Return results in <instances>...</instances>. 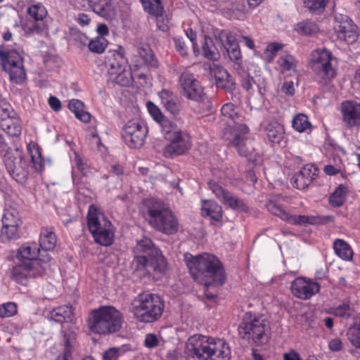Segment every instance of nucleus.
I'll use <instances>...</instances> for the list:
<instances>
[{
	"label": "nucleus",
	"mask_w": 360,
	"mask_h": 360,
	"mask_svg": "<svg viewBox=\"0 0 360 360\" xmlns=\"http://www.w3.org/2000/svg\"><path fill=\"white\" fill-rule=\"evenodd\" d=\"M158 96L160 99L162 106L176 97V96L172 91L167 89H162L161 91H160Z\"/></svg>",
	"instance_id": "obj_63"
},
{
	"label": "nucleus",
	"mask_w": 360,
	"mask_h": 360,
	"mask_svg": "<svg viewBox=\"0 0 360 360\" xmlns=\"http://www.w3.org/2000/svg\"><path fill=\"white\" fill-rule=\"evenodd\" d=\"M2 226L19 227L20 219L18 212L14 209L4 210L2 217Z\"/></svg>",
	"instance_id": "obj_40"
},
{
	"label": "nucleus",
	"mask_w": 360,
	"mask_h": 360,
	"mask_svg": "<svg viewBox=\"0 0 360 360\" xmlns=\"http://www.w3.org/2000/svg\"><path fill=\"white\" fill-rule=\"evenodd\" d=\"M338 38L345 40L347 44H353L358 39L356 26L354 25L353 27H352L347 32L343 35H340Z\"/></svg>",
	"instance_id": "obj_59"
},
{
	"label": "nucleus",
	"mask_w": 360,
	"mask_h": 360,
	"mask_svg": "<svg viewBox=\"0 0 360 360\" xmlns=\"http://www.w3.org/2000/svg\"><path fill=\"white\" fill-rule=\"evenodd\" d=\"M342 120L348 127L355 126L360 120V105L352 101H345L341 105Z\"/></svg>",
	"instance_id": "obj_24"
},
{
	"label": "nucleus",
	"mask_w": 360,
	"mask_h": 360,
	"mask_svg": "<svg viewBox=\"0 0 360 360\" xmlns=\"http://www.w3.org/2000/svg\"><path fill=\"white\" fill-rule=\"evenodd\" d=\"M347 192V187L343 184H340L330 195L329 198L330 204L335 207L342 206L346 200Z\"/></svg>",
	"instance_id": "obj_36"
},
{
	"label": "nucleus",
	"mask_w": 360,
	"mask_h": 360,
	"mask_svg": "<svg viewBox=\"0 0 360 360\" xmlns=\"http://www.w3.org/2000/svg\"><path fill=\"white\" fill-rule=\"evenodd\" d=\"M202 214L210 218L211 224L219 222L222 218V208L217 202L212 200H203L202 205Z\"/></svg>",
	"instance_id": "obj_28"
},
{
	"label": "nucleus",
	"mask_w": 360,
	"mask_h": 360,
	"mask_svg": "<svg viewBox=\"0 0 360 360\" xmlns=\"http://www.w3.org/2000/svg\"><path fill=\"white\" fill-rule=\"evenodd\" d=\"M134 253L133 264L136 270L163 273L167 269L165 257L152 240L148 237H143L137 241L134 248Z\"/></svg>",
	"instance_id": "obj_3"
},
{
	"label": "nucleus",
	"mask_w": 360,
	"mask_h": 360,
	"mask_svg": "<svg viewBox=\"0 0 360 360\" xmlns=\"http://www.w3.org/2000/svg\"><path fill=\"white\" fill-rule=\"evenodd\" d=\"M267 210L272 214L280 217L281 219L287 222L296 224L302 225L306 224H316L323 222V219L320 217L316 216H307V215H290L276 202L273 200H269L266 204Z\"/></svg>",
	"instance_id": "obj_15"
},
{
	"label": "nucleus",
	"mask_w": 360,
	"mask_h": 360,
	"mask_svg": "<svg viewBox=\"0 0 360 360\" xmlns=\"http://www.w3.org/2000/svg\"><path fill=\"white\" fill-rule=\"evenodd\" d=\"M27 13L33 18L34 21H44L47 15V11L41 4H35L29 7Z\"/></svg>",
	"instance_id": "obj_46"
},
{
	"label": "nucleus",
	"mask_w": 360,
	"mask_h": 360,
	"mask_svg": "<svg viewBox=\"0 0 360 360\" xmlns=\"http://www.w3.org/2000/svg\"><path fill=\"white\" fill-rule=\"evenodd\" d=\"M148 220L150 224L167 235H172L178 231L179 223L171 210L162 202L155 199L145 201Z\"/></svg>",
	"instance_id": "obj_5"
},
{
	"label": "nucleus",
	"mask_w": 360,
	"mask_h": 360,
	"mask_svg": "<svg viewBox=\"0 0 360 360\" xmlns=\"http://www.w3.org/2000/svg\"><path fill=\"white\" fill-rule=\"evenodd\" d=\"M1 240L3 243L16 240L19 238L18 227L2 226L1 229Z\"/></svg>",
	"instance_id": "obj_47"
},
{
	"label": "nucleus",
	"mask_w": 360,
	"mask_h": 360,
	"mask_svg": "<svg viewBox=\"0 0 360 360\" xmlns=\"http://www.w3.org/2000/svg\"><path fill=\"white\" fill-rule=\"evenodd\" d=\"M254 78L249 74H245L241 77L240 84L242 87L247 91H250L253 88V84H255Z\"/></svg>",
	"instance_id": "obj_62"
},
{
	"label": "nucleus",
	"mask_w": 360,
	"mask_h": 360,
	"mask_svg": "<svg viewBox=\"0 0 360 360\" xmlns=\"http://www.w3.org/2000/svg\"><path fill=\"white\" fill-rule=\"evenodd\" d=\"M89 5L95 13L105 19H112L115 15L112 0H89Z\"/></svg>",
	"instance_id": "obj_25"
},
{
	"label": "nucleus",
	"mask_w": 360,
	"mask_h": 360,
	"mask_svg": "<svg viewBox=\"0 0 360 360\" xmlns=\"http://www.w3.org/2000/svg\"><path fill=\"white\" fill-rule=\"evenodd\" d=\"M319 28L314 21L306 20L296 25L295 30L300 34L311 36L318 32Z\"/></svg>",
	"instance_id": "obj_37"
},
{
	"label": "nucleus",
	"mask_w": 360,
	"mask_h": 360,
	"mask_svg": "<svg viewBox=\"0 0 360 360\" xmlns=\"http://www.w3.org/2000/svg\"><path fill=\"white\" fill-rule=\"evenodd\" d=\"M0 128L10 136H18L21 134L20 122L15 115L1 122Z\"/></svg>",
	"instance_id": "obj_31"
},
{
	"label": "nucleus",
	"mask_w": 360,
	"mask_h": 360,
	"mask_svg": "<svg viewBox=\"0 0 360 360\" xmlns=\"http://www.w3.org/2000/svg\"><path fill=\"white\" fill-rule=\"evenodd\" d=\"M329 0H303L306 8L314 13H321L327 6Z\"/></svg>",
	"instance_id": "obj_51"
},
{
	"label": "nucleus",
	"mask_w": 360,
	"mask_h": 360,
	"mask_svg": "<svg viewBox=\"0 0 360 360\" xmlns=\"http://www.w3.org/2000/svg\"><path fill=\"white\" fill-rule=\"evenodd\" d=\"M0 60L4 70L13 65H21L23 63L22 58L19 52L15 49H8L4 46L0 47Z\"/></svg>",
	"instance_id": "obj_26"
},
{
	"label": "nucleus",
	"mask_w": 360,
	"mask_h": 360,
	"mask_svg": "<svg viewBox=\"0 0 360 360\" xmlns=\"http://www.w3.org/2000/svg\"><path fill=\"white\" fill-rule=\"evenodd\" d=\"M292 126L298 132L307 131L308 129L311 130V128L308 117L304 114H298L294 117Z\"/></svg>",
	"instance_id": "obj_41"
},
{
	"label": "nucleus",
	"mask_w": 360,
	"mask_h": 360,
	"mask_svg": "<svg viewBox=\"0 0 360 360\" xmlns=\"http://www.w3.org/2000/svg\"><path fill=\"white\" fill-rule=\"evenodd\" d=\"M144 10L148 13H158L163 11L161 0H141Z\"/></svg>",
	"instance_id": "obj_52"
},
{
	"label": "nucleus",
	"mask_w": 360,
	"mask_h": 360,
	"mask_svg": "<svg viewBox=\"0 0 360 360\" xmlns=\"http://www.w3.org/2000/svg\"><path fill=\"white\" fill-rule=\"evenodd\" d=\"M3 162L10 176L16 182L25 184L29 176V165L22 150L14 149L3 155Z\"/></svg>",
	"instance_id": "obj_11"
},
{
	"label": "nucleus",
	"mask_w": 360,
	"mask_h": 360,
	"mask_svg": "<svg viewBox=\"0 0 360 360\" xmlns=\"http://www.w3.org/2000/svg\"><path fill=\"white\" fill-rule=\"evenodd\" d=\"M163 11H160L158 13H150L156 17V24L157 27L162 32H166L169 30V18L168 17L163 13Z\"/></svg>",
	"instance_id": "obj_53"
},
{
	"label": "nucleus",
	"mask_w": 360,
	"mask_h": 360,
	"mask_svg": "<svg viewBox=\"0 0 360 360\" xmlns=\"http://www.w3.org/2000/svg\"><path fill=\"white\" fill-rule=\"evenodd\" d=\"M70 37L75 44L80 46L88 45L89 41V37L84 33L73 27L70 29Z\"/></svg>",
	"instance_id": "obj_50"
},
{
	"label": "nucleus",
	"mask_w": 360,
	"mask_h": 360,
	"mask_svg": "<svg viewBox=\"0 0 360 360\" xmlns=\"http://www.w3.org/2000/svg\"><path fill=\"white\" fill-rule=\"evenodd\" d=\"M49 253L44 255L36 245H22L18 250V259L29 260L30 262L39 261L42 265L47 267V263L51 260Z\"/></svg>",
	"instance_id": "obj_21"
},
{
	"label": "nucleus",
	"mask_w": 360,
	"mask_h": 360,
	"mask_svg": "<svg viewBox=\"0 0 360 360\" xmlns=\"http://www.w3.org/2000/svg\"><path fill=\"white\" fill-rule=\"evenodd\" d=\"M69 109L74 112L75 117L84 122H88L91 120L89 112L84 110V104L77 99L71 100L68 103Z\"/></svg>",
	"instance_id": "obj_35"
},
{
	"label": "nucleus",
	"mask_w": 360,
	"mask_h": 360,
	"mask_svg": "<svg viewBox=\"0 0 360 360\" xmlns=\"http://www.w3.org/2000/svg\"><path fill=\"white\" fill-rule=\"evenodd\" d=\"M22 28L26 34H33L44 31L46 29V26L44 21L30 20L25 23Z\"/></svg>",
	"instance_id": "obj_45"
},
{
	"label": "nucleus",
	"mask_w": 360,
	"mask_h": 360,
	"mask_svg": "<svg viewBox=\"0 0 360 360\" xmlns=\"http://www.w3.org/2000/svg\"><path fill=\"white\" fill-rule=\"evenodd\" d=\"M105 65L109 67L108 73L111 75L115 72H124L127 67V60L124 50L120 47L118 51L110 52L106 57Z\"/></svg>",
	"instance_id": "obj_23"
},
{
	"label": "nucleus",
	"mask_w": 360,
	"mask_h": 360,
	"mask_svg": "<svg viewBox=\"0 0 360 360\" xmlns=\"http://www.w3.org/2000/svg\"><path fill=\"white\" fill-rule=\"evenodd\" d=\"M163 107L167 112L174 116L179 115L181 110V105L178 101L177 97L174 98V99L171 101H169Z\"/></svg>",
	"instance_id": "obj_56"
},
{
	"label": "nucleus",
	"mask_w": 360,
	"mask_h": 360,
	"mask_svg": "<svg viewBox=\"0 0 360 360\" xmlns=\"http://www.w3.org/2000/svg\"><path fill=\"white\" fill-rule=\"evenodd\" d=\"M159 339L155 334L148 333L145 336L144 345L146 347L153 349L158 346Z\"/></svg>",
	"instance_id": "obj_61"
},
{
	"label": "nucleus",
	"mask_w": 360,
	"mask_h": 360,
	"mask_svg": "<svg viewBox=\"0 0 360 360\" xmlns=\"http://www.w3.org/2000/svg\"><path fill=\"white\" fill-rule=\"evenodd\" d=\"M335 19L337 22V25L335 26V30L338 33V37H340V35H343L353 27L354 24L352 20L347 15H335Z\"/></svg>",
	"instance_id": "obj_39"
},
{
	"label": "nucleus",
	"mask_w": 360,
	"mask_h": 360,
	"mask_svg": "<svg viewBox=\"0 0 360 360\" xmlns=\"http://www.w3.org/2000/svg\"><path fill=\"white\" fill-rule=\"evenodd\" d=\"M56 236L53 228H44L41 229L39 237V249L42 254L46 255L52 251L56 247Z\"/></svg>",
	"instance_id": "obj_27"
},
{
	"label": "nucleus",
	"mask_w": 360,
	"mask_h": 360,
	"mask_svg": "<svg viewBox=\"0 0 360 360\" xmlns=\"http://www.w3.org/2000/svg\"><path fill=\"white\" fill-rule=\"evenodd\" d=\"M215 84L217 88L224 89L230 95V99L237 102L238 96L236 92V83L229 72L221 66L216 65L212 68Z\"/></svg>",
	"instance_id": "obj_19"
},
{
	"label": "nucleus",
	"mask_w": 360,
	"mask_h": 360,
	"mask_svg": "<svg viewBox=\"0 0 360 360\" xmlns=\"http://www.w3.org/2000/svg\"><path fill=\"white\" fill-rule=\"evenodd\" d=\"M209 186L216 197L225 205L232 210H238L244 212L248 211V206L240 198L235 196L229 191L222 188L214 181H210Z\"/></svg>",
	"instance_id": "obj_18"
},
{
	"label": "nucleus",
	"mask_w": 360,
	"mask_h": 360,
	"mask_svg": "<svg viewBox=\"0 0 360 360\" xmlns=\"http://www.w3.org/2000/svg\"><path fill=\"white\" fill-rule=\"evenodd\" d=\"M164 307V302L159 295L149 292L139 294L131 302L134 317L143 323L158 321L162 315Z\"/></svg>",
	"instance_id": "obj_6"
},
{
	"label": "nucleus",
	"mask_w": 360,
	"mask_h": 360,
	"mask_svg": "<svg viewBox=\"0 0 360 360\" xmlns=\"http://www.w3.org/2000/svg\"><path fill=\"white\" fill-rule=\"evenodd\" d=\"M248 127L243 124H236L233 127L224 129L223 137L228 141L229 147L235 148L239 155L248 158L250 160L255 158V140L248 137Z\"/></svg>",
	"instance_id": "obj_8"
},
{
	"label": "nucleus",
	"mask_w": 360,
	"mask_h": 360,
	"mask_svg": "<svg viewBox=\"0 0 360 360\" xmlns=\"http://www.w3.org/2000/svg\"><path fill=\"white\" fill-rule=\"evenodd\" d=\"M190 273L195 280L205 278V294L208 300H214L216 293L209 291L210 287H218L225 283L226 277L219 259L214 255L203 254L193 257L188 262Z\"/></svg>",
	"instance_id": "obj_1"
},
{
	"label": "nucleus",
	"mask_w": 360,
	"mask_h": 360,
	"mask_svg": "<svg viewBox=\"0 0 360 360\" xmlns=\"http://www.w3.org/2000/svg\"><path fill=\"white\" fill-rule=\"evenodd\" d=\"M108 44V41L104 37H97L89 39L87 46L90 51L100 54L104 52Z\"/></svg>",
	"instance_id": "obj_44"
},
{
	"label": "nucleus",
	"mask_w": 360,
	"mask_h": 360,
	"mask_svg": "<svg viewBox=\"0 0 360 360\" xmlns=\"http://www.w3.org/2000/svg\"><path fill=\"white\" fill-rule=\"evenodd\" d=\"M87 224L89 231L96 243L104 246L112 243L114 238L112 224L102 213L98 212L94 205L89 207Z\"/></svg>",
	"instance_id": "obj_9"
},
{
	"label": "nucleus",
	"mask_w": 360,
	"mask_h": 360,
	"mask_svg": "<svg viewBox=\"0 0 360 360\" xmlns=\"http://www.w3.org/2000/svg\"><path fill=\"white\" fill-rule=\"evenodd\" d=\"M120 349L112 347L108 349L103 355V360H117L120 356Z\"/></svg>",
	"instance_id": "obj_64"
},
{
	"label": "nucleus",
	"mask_w": 360,
	"mask_h": 360,
	"mask_svg": "<svg viewBox=\"0 0 360 360\" xmlns=\"http://www.w3.org/2000/svg\"><path fill=\"white\" fill-rule=\"evenodd\" d=\"M268 321L264 315L247 312L238 326V334L241 338L256 345L267 340Z\"/></svg>",
	"instance_id": "obj_7"
},
{
	"label": "nucleus",
	"mask_w": 360,
	"mask_h": 360,
	"mask_svg": "<svg viewBox=\"0 0 360 360\" xmlns=\"http://www.w3.org/2000/svg\"><path fill=\"white\" fill-rule=\"evenodd\" d=\"M123 316L111 306L101 307L93 310L88 319L89 329L97 334L106 335L115 333L121 328Z\"/></svg>",
	"instance_id": "obj_4"
},
{
	"label": "nucleus",
	"mask_w": 360,
	"mask_h": 360,
	"mask_svg": "<svg viewBox=\"0 0 360 360\" xmlns=\"http://www.w3.org/2000/svg\"><path fill=\"white\" fill-rule=\"evenodd\" d=\"M221 112L222 115L231 120H234V118L238 116L236 107L234 104L231 103L224 104L221 109Z\"/></svg>",
	"instance_id": "obj_57"
},
{
	"label": "nucleus",
	"mask_w": 360,
	"mask_h": 360,
	"mask_svg": "<svg viewBox=\"0 0 360 360\" xmlns=\"http://www.w3.org/2000/svg\"><path fill=\"white\" fill-rule=\"evenodd\" d=\"M337 161V164L333 165L332 163H330L324 167L323 171L326 174L335 175L341 172L343 167L342 160L340 157H338Z\"/></svg>",
	"instance_id": "obj_54"
},
{
	"label": "nucleus",
	"mask_w": 360,
	"mask_h": 360,
	"mask_svg": "<svg viewBox=\"0 0 360 360\" xmlns=\"http://www.w3.org/2000/svg\"><path fill=\"white\" fill-rule=\"evenodd\" d=\"M17 313L16 304L8 302L0 307V317H10Z\"/></svg>",
	"instance_id": "obj_55"
},
{
	"label": "nucleus",
	"mask_w": 360,
	"mask_h": 360,
	"mask_svg": "<svg viewBox=\"0 0 360 360\" xmlns=\"http://www.w3.org/2000/svg\"><path fill=\"white\" fill-rule=\"evenodd\" d=\"M147 107L149 113L154 120L160 124L163 131H165L169 128H172L173 124L165 117L164 115L158 106L152 102H148Z\"/></svg>",
	"instance_id": "obj_32"
},
{
	"label": "nucleus",
	"mask_w": 360,
	"mask_h": 360,
	"mask_svg": "<svg viewBox=\"0 0 360 360\" xmlns=\"http://www.w3.org/2000/svg\"><path fill=\"white\" fill-rule=\"evenodd\" d=\"M186 360H230L231 350L222 339L194 335L190 337L184 349Z\"/></svg>",
	"instance_id": "obj_2"
},
{
	"label": "nucleus",
	"mask_w": 360,
	"mask_h": 360,
	"mask_svg": "<svg viewBox=\"0 0 360 360\" xmlns=\"http://www.w3.org/2000/svg\"><path fill=\"white\" fill-rule=\"evenodd\" d=\"M277 64L282 73L287 72H296L297 71V61L291 55L285 54L280 56L277 60Z\"/></svg>",
	"instance_id": "obj_34"
},
{
	"label": "nucleus",
	"mask_w": 360,
	"mask_h": 360,
	"mask_svg": "<svg viewBox=\"0 0 360 360\" xmlns=\"http://www.w3.org/2000/svg\"><path fill=\"white\" fill-rule=\"evenodd\" d=\"M333 248L335 252L341 259L349 261L353 257V250L350 245L342 239H336L333 242Z\"/></svg>",
	"instance_id": "obj_33"
},
{
	"label": "nucleus",
	"mask_w": 360,
	"mask_h": 360,
	"mask_svg": "<svg viewBox=\"0 0 360 360\" xmlns=\"http://www.w3.org/2000/svg\"><path fill=\"white\" fill-rule=\"evenodd\" d=\"M202 50L203 56L210 60H216L219 55L212 39L209 37H205Z\"/></svg>",
	"instance_id": "obj_42"
},
{
	"label": "nucleus",
	"mask_w": 360,
	"mask_h": 360,
	"mask_svg": "<svg viewBox=\"0 0 360 360\" xmlns=\"http://www.w3.org/2000/svg\"><path fill=\"white\" fill-rule=\"evenodd\" d=\"M179 83L182 94L188 99L203 102L206 98L202 86L189 71H184L179 76Z\"/></svg>",
	"instance_id": "obj_14"
},
{
	"label": "nucleus",
	"mask_w": 360,
	"mask_h": 360,
	"mask_svg": "<svg viewBox=\"0 0 360 360\" xmlns=\"http://www.w3.org/2000/svg\"><path fill=\"white\" fill-rule=\"evenodd\" d=\"M214 37L226 50L231 61L238 65L241 63L242 54L235 34L227 30H217Z\"/></svg>",
	"instance_id": "obj_16"
},
{
	"label": "nucleus",
	"mask_w": 360,
	"mask_h": 360,
	"mask_svg": "<svg viewBox=\"0 0 360 360\" xmlns=\"http://www.w3.org/2000/svg\"><path fill=\"white\" fill-rule=\"evenodd\" d=\"M75 162L77 168L82 172L84 176H88L91 173L89 165L77 155L75 156Z\"/></svg>",
	"instance_id": "obj_60"
},
{
	"label": "nucleus",
	"mask_w": 360,
	"mask_h": 360,
	"mask_svg": "<svg viewBox=\"0 0 360 360\" xmlns=\"http://www.w3.org/2000/svg\"><path fill=\"white\" fill-rule=\"evenodd\" d=\"M311 56V68L316 80L321 86L328 84L335 75V70L331 64L332 53L323 49L312 51Z\"/></svg>",
	"instance_id": "obj_10"
},
{
	"label": "nucleus",
	"mask_w": 360,
	"mask_h": 360,
	"mask_svg": "<svg viewBox=\"0 0 360 360\" xmlns=\"http://www.w3.org/2000/svg\"><path fill=\"white\" fill-rule=\"evenodd\" d=\"M115 79L116 82L121 86H128L131 83V77L130 73L124 70V72H115Z\"/></svg>",
	"instance_id": "obj_58"
},
{
	"label": "nucleus",
	"mask_w": 360,
	"mask_h": 360,
	"mask_svg": "<svg viewBox=\"0 0 360 360\" xmlns=\"http://www.w3.org/2000/svg\"><path fill=\"white\" fill-rule=\"evenodd\" d=\"M320 285L312 280H306L303 278H297L291 283L292 293L302 300H307L318 293Z\"/></svg>",
	"instance_id": "obj_20"
},
{
	"label": "nucleus",
	"mask_w": 360,
	"mask_h": 360,
	"mask_svg": "<svg viewBox=\"0 0 360 360\" xmlns=\"http://www.w3.org/2000/svg\"><path fill=\"white\" fill-rule=\"evenodd\" d=\"M317 172L318 169L314 165L308 164L304 165L292 178L294 187L297 189L307 188L317 176Z\"/></svg>",
	"instance_id": "obj_22"
},
{
	"label": "nucleus",
	"mask_w": 360,
	"mask_h": 360,
	"mask_svg": "<svg viewBox=\"0 0 360 360\" xmlns=\"http://www.w3.org/2000/svg\"><path fill=\"white\" fill-rule=\"evenodd\" d=\"M147 129L138 120H129L122 127V136L125 143L131 148H139L144 143Z\"/></svg>",
	"instance_id": "obj_17"
},
{
	"label": "nucleus",
	"mask_w": 360,
	"mask_h": 360,
	"mask_svg": "<svg viewBox=\"0 0 360 360\" xmlns=\"http://www.w3.org/2000/svg\"><path fill=\"white\" fill-rule=\"evenodd\" d=\"M354 309L351 306L349 302H345L337 307H333L330 309V313L343 319H348L354 314Z\"/></svg>",
	"instance_id": "obj_43"
},
{
	"label": "nucleus",
	"mask_w": 360,
	"mask_h": 360,
	"mask_svg": "<svg viewBox=\"0 0 360 360\" xmlns=\"http://www.w3.org/2000/svg\"><path fill=\"white\" fill-rule=\"evenodd\" d=\"M49 317L60 323L71 322L73 318L72 307L64 305L54 308L50 311Z\"/></svg>",
	"instance_id": "obj_29"
},
{
	"label": "nucleus",
	"mask_w": 360,
	"mask_h": 360,
	"mask_svg": "<svg viewBox=\"0 0 360 360\" xmlns=\"http://www.w3.org/2000/svg\"><path fill=\"white\" fill-rule=\"evenodd\" d=\"M6 71L9 73L10 79L17 84H22L26 79V72L23 63H21V65L10 66L7 68Z\"/></svg>",
	"instance_id": "obj_38"
},
{
	"label": "nucleus",
	"mask_w": 360,
	"mask_h": 360,
	"mask_svg": "<svg viewBox=\"0 0 360 360\" xmlns=\"http://www.w3.org/2000/svg\"><path fill=\"white\" fill-rule=\"evenodd\" d=\"M268 139L273 143H280L284 138V127L278 122H269L265 127Z\"/></svg>",
	"instance_id": "obj_30"
},
{
	"label": "nucleus",
	"mask_w": 360,
	"mask_h": 360,
	"mask_svg": "<svg viewBox=\"0 0 360 360\" xmlns=\"http://www.w3.org/2000/svg\"><path fill=\"white\" fill-rule=\"evenodd\" d=\"M28 150L30 151V156H31L32 167L37 172H41L44 169L45 161L42 158L39 149L34 148L33 150H30V148H28Z\"/></svg>",
	"instance_id": "obj_49"
},
{
	"label": "nucleus",
	"mask_w": 360,
	"mask_h": 360,
	"mask_svg": "<svg viewBox=\"0 0 360 360\" xmlns=\"http://www.w3.org/2000/svg\"><path fill=\"white\" fill-rule=\"evenodd\" d=\"M11 270V278L18 283L26 285L29 278L37 277L44 274L46 266L39 261L30 262L29 260L18 259Z\"/></svg>",
	"instance_id": "obj_13"
},
{
	"label": "nucleus",
	"mask_w": 360,
	"mask_h": 360,
	"mask_svg": "<svg viewBox=\"0 0 360 360\" xmlns=\"http://www.w3.org/2000/svg\"><path fill=\"white\" fill-rule=\"evenodd\" d=\"M176 126L169 128L165 132V136L169 141L164 150L165 157L184 154L191 146L189 135L183 131L175 129Z\"/></svg>",
	"instance_id": "obj_12"
},
{
	"label": "nucleus",
	"mask_w": 360,
	"mask_h": 360,
	"mask_svg": "<svg viewBox=\"0 0 360 360\" xmlns=\"http://www.w3.org/2000/svg\"><path fill=\"white\" fill-rule=\"evenodd\" d=\"M138 53L142 58L144 63L148 64L152 67H156L158 65V61L155 58L148 46H146V47H139Z\"/></svg>",
	"instance_id": "obj_48"
}]
</instances>
